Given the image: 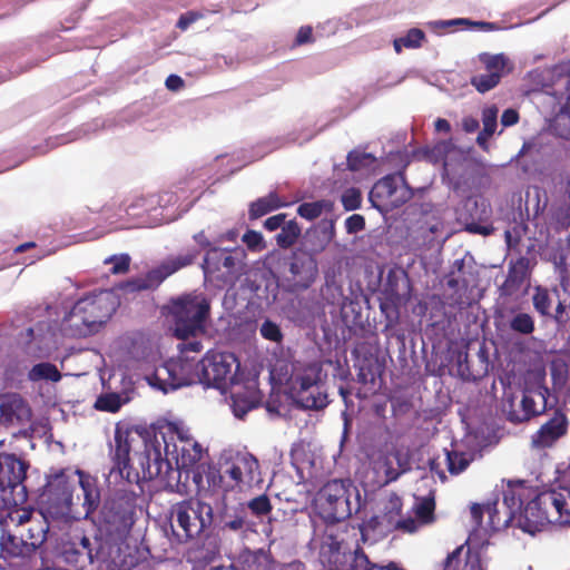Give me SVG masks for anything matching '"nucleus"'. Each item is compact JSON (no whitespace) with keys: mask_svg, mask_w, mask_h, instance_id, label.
<instances>
[{"mask_svg":"<svg viewBox=\"0 0 570 570\" xmlns=\"http://www.w3.org/2000/svg\"><path fill=\"white\" fill-rule=\"evenodd\" d=\"M154 434H164L167 438V441L173 444H183L187 443V441L195 440L190 431L187 426H185L181 422H170L166 425V432H155Z\"/></svg>","mask_w":570,"mask_h":570,"instance_id":"39","label":"nucleus"},{"mask_svg":"<svg viewBox=\"0 0 570 570\" xmlns=\"http://www.w3.org/2000/svg\"><path fill=\"white\" fill-rule=\"evenodd\" d=\"M334 237V225L332 223H321L315 228L308 230L305 236V254L315 257L325 250Z\"/></svg>","mask_w":570,"mask_h":570,"instance_id":"32","label":"nucleus"},{"mask_svg":"<svg viewBox=\"0 0 570 570\" xmlns=\"http://www.w3.org/2000/svg\"><path fill=\"white\" fill-rule=\"evenodd\" d=\"M564 67L556 66L548 72L551 76L558 75L557 89L550 90L548 87L543 94V100L552 102L554 118L552 129L557 136L563 139H570V76H562Z\"/></svg>","mask_w":570,"mask_h":570,"instance_id":"15","label":"nucleus"},{"mask_svg":"<svg viewBox=\"0 0 570 570\" xmlns=\"http://www.w3.org/2000/svg\"><path fill=\"white\" fill-rule=\"evenodd\" d=\"M532 304L538 314L544 317H552L559 322L566 311V306L559 299L557 287L549 289L543 286H534L532 294Z\"/></svg>","mask_w":570,"mask_h":570,"instance_id":"26","label":"nucleus"},{"mask_svg":"<svg viewBox=\"0 0 570 570\" xmlns=\"http://www.w3.org/2000/svg\"><path fill=\"white\" fill-rule=\"evenodd\" d=\"M480 60L484 63L485 69L490 73H499L500 79L510 70L509 59L503 53L489 55L482 53Z\"/></svg>","mask_w":570,"mask_h":570,"instance_id":"41","label":"nucleus"},{"mask_svg":"<svg viewBox=\"0 0 570 570\" xmlns=\"http://www.w3.org/2000/svg\"><path fill=\"white\" fill-rule=\"evenodd\" d=\"M47 312L50 321L47 324L46 332H43L42 323H39L36 328L29 327L27 330L28 336L31 341L38 342L41 352L50 350L55 343L53 336L56 331H60L67 336L86 337L99 330L96 326H91L83 315L77 313L73 305L70 309H68V306H63L62 311H59L58 306H48Z\"/></svg>","mask_w":570,"mask_h":570,"instance_id":"8","label":"nucleus"},{"mask_svg":"<svg viewBox=\"0 0 570 570\" xmlns=\"http://www.w3.org/2000/svg\"><path fill=\"white\" fill-rule=\"evenodd\" d=\"M235 266V257L225 249L212 248L207 252L202 268L204 274H213L222 268L229 272Z\"/></svg>","mask_w":570,"mask_h":570,"instance_id":"35","label":"nucleus"},{"mask_svg":"<svg viewBox=\"0 0 570 570\" xmlns=\"http://www.w3.org/2000/svg\"><path fill=\"white\" fill-rule=\"evenodd\" d=\"M341 202L346 210H355L361 206V191L354 187L348 188L342 194Z\"/></svg>","mask_w":570,"mask_h":570,"instance_id":"53","label":"nucleus"},{"mask_svg":"<svg viewBox=\"0 0 570 570\" xmlns=\"http://www.w3.org/2000/svg\"><path fill=\"white\" fill-rule=\"evenodd\" d=\"M101 542L97 537L75 534L63 547L65 561L77 570H87L98 559Z\"/></svg>","mask_w":570,"mask_h":570,"instance_id":"19","label":"nucleus"},{"mask_svg":"<svg viewBox=\"0 0 570 570\" xmlns=\"http://www.w3.org/2000/svg\"><path fill=\"white\" fill-rule=\"evenodd\" d=\"M121 491L125 494L120 498L112 499L105 508L104 519L108 524V531L115 533L118 538L125 537L134 525L135 515V497L127 494L124 488Z\"/></svg>","mask_w":570,"mask_h":570,"instance_id":"18","label":"nucleus"},{"mask_svg":"<svg viewBox=\"0 0 570 570\" xmlns=\"http://www.w3.org/2000/svg\"><path fill=\"white\" fill-rule=\"evenodd\" d=\"M499 109L497 106L485 107L482 111L483 131L485 134H494L497 129Z\"/></svg>","mask_w":570,"mask_h":570,"instance_id":"52","label":"nucleus"},{"mask_svg":"<svg viewBox=\"0 0 570 570\" xmlns=\"http://www.w3.org/2000/svg\"><path fill=\"white\" fill-rule=\"evenodd\" d=\"M532 268L531 259L528 257H520L509 265V271L504 283L500 286L501 295L512 296L519 292L521 286L530 276Z\"/></svg>","mask_w":570,"mask_h":570,"instance_id":"30","label":"nucleus"},{"mask_svg":"<svg viewBox=\"0 0 570 570\" xmlns=\"http://www.w3.org/2000/svg\"><path fill=\"white\" fill-rule=\"evenodd\" d=\"M73 482L65 471L47 476V482L38 497L43 519H66L71 514Z\"/></svg>","mask_w":570,"mask_h":570,"instance_id":"13","label":"nucleus"},{"mask_svg":"<svg viewBox=\"0 0 570 570\" xmlns=\"http://www.w3.org/2000/svg\"><path fill=\"white\" fill-rule=\"evenodd\" d=\"M315 505L324 520L340 522L361 510L362 498L351 480H332L318 491Z\"/></svg>","mask_w":570,"mask_h":570,"instance_id":"7","label":"nucleus"},{"mask_svg":"<svg viewBox=\"0 0 570 570\" xmlns=\"http://www.w3.org/2000/svg\"><path fill=\"white\" fill-rule=\"evenodd\" d=\"M471 514L479 523L483 514L489 517V525L499 531L512 522L531 535L550 523L570 524V490H550L537 493L524 481H509L503 490V500L487 504H474Z\"/></svg>","mask_w":570,"mask_h":570,"instance_id":"2","label":"nucleus"},{"mask_svg":"<svg viewBox=\"0 0 570 570\" xmlns=\"http://www.w3.org/2000/svg\"><path fill=\"white\" fill-rule=\"evenodd\" d=\"M453 148L451 140L438 141L432 148L423 150L424 157L431 163H440L444 160L445 155Z\"/></svg>","mask_w":570,"mask_h":570,"instance_id":"46","label":"nucleus"},{"mask_svg":"<svg viewBox=\"0 0 570 570\" xmlns=\"http://www.w3.org/2000/svg\"><path fill=\"white\" fill-rule=\"evenodd\" d=\"M35 554V546L26 543L23 537L3 532L0 537V557L9 566H18Z\"/></svg>","mask_w":570,"mask_h":570,"instance_id":"28","label":"nucleus"},{"mask_svg":"<svg viewBox=\"0 0 570 570\" xmlns=\"http://www.w3.org/2000/svg\"><path fill=\"white\" fill-rule=\"evenodd\" d=\"M374 159L375 158L371 154L351 151L347 156V166L351 170L356 171L371 166Z\"/></svg>","mask_w":570,"mask_h":570,"instance_id":"49","label":"nucleus"},{"mask_svg":"<svg viewBox=\"0 0 570 570\" xmlns=\"http://www.w3.org/2000/svg\"><path fill=\"white\" fill-rule=\"evenodd\" d=\"M243 242L246 244L248 249L253 252H261L265 248V242L263 235L255 230H247L243 235Z\"/></svg>","mask_w":570,"mask_h":570,"instance_id":"55","label":"nucleus"},{"mask_svg":"<svg viewBox=\"0 0 570 570\" xmlns=\"http://www.w3.org/2000/svg\"><path fill=\"white\" fill-rule=\"evenodd\" d=\"M203 453L196 440L170 444L164 434L141 436L127 425L117 424L110 442L112 466L107 481L115 487L156 481L165 490L178 491L183 471H203L205 465L198 464Z\"/></svg>","mask_w":570,"mask_h":570,"instance_id":"1","label":"nucleus"},{"mask_svg":"<svg viewBox=\"0 0 570 570\" xmlns=\"http://www.w3.org/2000/svg\"><path fill=\"white\" fill-rule=\"evenodd\" d=\"M439 570H484L478 552L465 550L463 546L452 551Z\"/></svg>","mask_w":570,"mask_h":570,"instance_id":"31","label":"nucleus"},{"mask_svg":"<svg viewBox=\"0 0 570 570\" xmlns=\"http://www.w3.org/2000/svg\"><path fill=\"white\" fill-rule=\"evenodd\" d=\"M424 39V32L420 29H411L403 37L394 39V49L397 53L401 52L402 48H417L421 46L422 40Z\"/></svg>","mask_w":570,"mask_h":570,"instance_id":"44","label":"nucleus"},{"mask_svg":"<svg viewBox=\"0 0 570 570\" xmlns=\"http://www.w3.org/2000/svg\"><path fill=\"white\" fill-rule=\"evenodd\" d=\"M554 219L561 228H568L570 226V215L568 214V210L560 208L556 215Z\"/></svg>","mask_w":570,"mask_h":570,"instance_id":"63","label":"nucleus"},{"mask_svg":"<svg viewBox=\"0 0 570 570\" xmlns=\"http://www.w3.org/2000/svg\"><path fill=\"white\" fill-rule=\"evenodd\" d=\"M28 377L32 382L42 380L58 382L61 379V374L57 366L51 363H39L36 364L28 373Z\"/></svg>","mask_w":570,"mask_h":570,"instance_id":"40","label":"nucleus"},{"mask_svg":"<svg viewBox=\"0 0 570 570\" xmlns=\"http://www.w3.org/2000/svg\"><path fill=\"white\" fill-rule=\"evenodd\" d=\"M200 18V14L195 11H189L185 14H181L179 20L177 21V27L181 30H186L191 23Z\"/></svg>","mask_w":570,"mask_h":570,"instance_id":"59","label":"nucleus"},{"mask_svg":"<svg viewBox=\"0 0 570 570\" xmlns=\"http://www.w3.org/2000/svg\"><path fill=\"white\" fill-rule=\"evenodd\" d=\"M202 365L203 358L196 362L194 358L180 354L177 360H170L156 367L147 381L150 386L164 393L186 385L203 384Z\"/></svg>","mask_w":570,"mask_h":570,"instance_id":"11","label":"nucleus"},{"mask_svg":"<svg viewBox=\"0 0 570 570\" xmlns=\"http://www.w3.org/2000/svg\"><path fill=\"white\" fill-rule=\"evenodd\" d=\"M519 121V114L514 109H507L501 116V124L503 127H510Z\"/></svg>","mask_w":570,"mask_h":570,"instance_id":"61","label":"nucleus"},{"mask_svg":"<svg viewBox=\"0 0 570 570\" xmlns=\"http://www.w3.org/2000/svg\"><path fill=\"white\" fill-rule=\"evenodd\" d=\"M259 404L258 391L254 387H239L230 394V409L237 419H243Z\"/></svg>","mask_w":570,"mask_h":570,"instance_id":"33","label":"nucleus"},{"mask_svg":"<svg viewBox=\"0 0 570 570\" xmlns=\"http://www.w3.org/2000/svg\"><path fill=\"white\" fill-rule=\"evenodd\" d=\"M325 207L324 202L303 203L297 208V214L308 220H313L322 215Z\"/></svg>","mask_w":570,"mask_h":570,"instance_id":"51","label":"nucleus"},{"mask_svg":"<svg viewBox=\"0 0 570 570\" xmlns=\"http://www.w3.org/2000/svg\"><path fill=\"white\" fill-rule=\"evenodd\" d=\"M448 287L453 289V294L448 297V304L452 307H462L463 305L469 304L468 298L465 297L469 281L462 275H455V271L451 272V275L448 279Z\"/></svg>","mask_w":570,"mask_h":570,"instance_id":"36","label":"nucleus"},{"mask_svg":"<svg viewBox=\"0 0 570 570\" xmlns=\"http://www.w3.org/2000/svg\"><path fill=\"white\" fill-rule=\"evenodd\" d=\"M259 333L263 338L273 343H281L283 340V333L279 325L268 318L262 323Z\"/></svg>","mask_w":570,"mask_h":570,"instance_id":"48","label":"nucleus"},{"mask_svg":"<svg viewBox=\"0 0 570 570\" xmlns=\"http://www.w3.org/2000/svg\"><path fill=\"white\" fill-rule=\"evenodd\" d=\"M500 81L499 73H490L485 72L482 75H476L471 79V83L476 88L479 92H487L494 88Z\"/></svg>","mask_w":570,"mask_h":570,"instance_id":"47","label":"nucleus"},{"mask_svg":"<svg viewBox=\"0 0 570 570\" xmlns=\"http://www.w3.org/2000/svg\"><path fill=\"white\" fill-rule=\"evenodd\" d=\"M166 87L169 90L176 91L184 87V80L177 75H170L166 79Z\"/></svg>","mask_w":570,"mask_h":570,"instance_id":"64","label":"nucleus"},{"mask_svg":"<svg viewBox=\"0 0 570 570\" xmlns=\"http://www.w3.org/2000/svg\"><path fill=\"white\" fill-rule=\"evenodd\" d=\"M247 509L256 517H264L269 513L272 507L266 495H259L247 503Z\"/></svg>","mask_w":570,"mask_h":570,"instance_id":"54","label":"nucleus"},{"mask_svg":"<svg viewBox=\"0 0 570 570\" xmlns=\"http://www.w3.org/2000/svg\"><path fill=\"white\" fill-rule=\"evenodd\" d=\"M550 391L547 386L538 384L527 387L520 402L521 410H512L508 413L509 421L521 423L542 414L548 409Z\"/></svg>","mask_w":570,"mask_h":570,"instance_id":"21","label":"nucleus"},{"mask_svg":"<svg viewBox=\"0 0 570 570\" xmlns=\"http://www.w3.org/2000/svg\"><path fill=\"white\" fill-rule=\"evenodd\" d=\"M198 255L199 250L196 248H185L168 256L157 268L151 269L146 275L122 283L120 288L129 293L155 288L168 276L194 264Z\"/></svg>","mask_w":570,"mask_h":570,"instance_id":"14","label":"nucleus"},{"mask_svg":"<svg viewBox=\"0 0 570 570\" xmlns=\"http://www.w3.org/2000/svg\"><path fill=\"white\" fill-rule=\"evenodd\" d=\"M311 546L320 548V560L327 570H392L393 562L386 566L373 563L361 550H355L353 554L343 552L334 525H327L321 538L315 533Z\"/></svg>","mask_w":570,"mask_h":570,"instance_id":"9","label":"nucleus"},{"mask_svg":"<svg viewBox=\"0 0 570 570\" xmlns=\"http://www.w3.org/2000/svg\"><path fill=\"white\" fill-rule=\"evenodd\" d=\"M284 205L285 203L279 199L276 193H269L249 205L248 215L250 219H257Z\"/></svg>","mask_w":570,"mask_h":570,"instance_id":"37","label":"nucleus"},{"mask_svg":"<svg viewBox=\"0 0 570 570\" xmlns=\"http://www.w3.org/2000/svg\"><path fill=\"white\" fill-rule=\"evenodd\" d=\"M322 365L318 362L296 360L291 364L286 380L293 400L303 409L322 410L328 404V396L322 384Z\"/></svg>","mask_w":570,"mask_h":570,"instance_id":"6","label":"nucleus"},{"mask_svg":"<svg viewBox=\"0 0 570 570\" xmlns=\"http://www.w3.org/2000/svg\"><path fill=\"white\" fill-rule=\"evenodd\" d=\"M31 410L18 394L0 396V423L6 425H26L30 422Z\"/></svg>","mask_w":570,"mask_h":570,"instance_id":"24","label":"nucleus"},{"mask_svg":"<svg viewBox=\"0 0 570 570\" xmlns=\"http://www.w3.org/2000/svg\"><path fill=\"white\" fill-rule=\"evenodd\" d=\"M105 265H110L112 274H124L128 271L130 257L127 254L111 255L104 259Z\"/></svg>","mask_w":570,"mask_h":570,"instance_id":"50","label":"nucleus"},{"mask_svg":"<svg viewBox=\"0 0 570 570\" xmlns=\"http://www.w3.org/2000/svg\"><path fill=\"white\" fill-rule=\"evenodd\" d=\"M177 202L178 196L173 191L135 197L125 207L129 224L119 227H156L174 222L187 210V207L179 210Z\"/></svg>","mask_w":570,"mask_h":570,"instance_id":"5","label":"nucleus"},{"mask_svg":"<svg viewBox=\"0 0 570 570\" xmlns=\"http://www.w3.org/2000/svg\"><path fill=\"white\" fill-rule=\"evenodd\" d=\"M77 313L85 316L91 326L100 328L116 309L114 296L108 291H100L79 298L73 304Z\"/></svg>","mask_w":570,"mask_h":570,"instance_id":"20","label":"nucleus"},{"mask_svg":"<svg viewBox=\"0 0 570 570\" xmlns=\"http://www.w3.org/2000/svg\"><path fill=\"white\" fill-rule=\"evenodd\" d=\"M181 355L188 356L189 352L199 353L203 350V344L197 340V336L181 340L177 345Z\"/></svg>","mask_w":570,"mask_h":570,"instance_id":"56","label":"nucleus"},{"mask_svg":"<svg viewBox=\"0 0 570 570\" xmlns=\"http://www.w3.org/2000/svg\"><path fill=\"white\" fill-rule=\"evenodd\" d=\"M364 227H365L364 217L358 214H354V215L347 217L345 220V228L348 234H354V233L361 232L364 229Z\"/></svg>","mask_w":570,"mask_h":570,"instance_id":"57","label":"nucleus"},{"mask_svg":"<svg viewBox=\"0 0 570 570\" xmlns=\"http://www.w3.org/2000/svg\"><path fill=\"white\" fill-rule=\"evenodd\" d=\"M29 465L14 454H0V509L18 508L27 503L24 484Z\"/></svg>","mask_w":570,"mask_h":570,"instance_id":"12","label":"nucleus"},{"mask_svg":"<svg viewBox=\"0 0 570 570\" xmlns=\"http://www.w3.org/2000/svg\"><path fill=\"white\" fill-rule=\"evenodd\" d=\"M239 363L234 353L227 351H208L203 357V385L223 389L233 383Z\"/></svg>","mask_w":570,"mask_h":570,"instance_id":"17","label":"nucleus"},{"mask_svg":"<svg viewBox=\"0 0 570 570\" xmlns=\"http://www.w3.org/2000/svg\"><path fill=\"white\" fill-rule=\"evenodd\" d=\"M301 235V227L294 220L285 223L276 236L277 245L283 248L293 246Z\"/></svg>","mask_w":570,"mask_h":570,"instance_id":"42","label":"nucleus"},{"mask_svg":"<svg viewBox=\"0 0 570 570\" xmlns=\"http://www.w3.org/2000/svg\"><path fill=\"white\" fill-rule=\"evenodd\" d=\"M285 217H286L285 214H278V215L268 217L265 220L264 226L266 229H268L271 232L276 230L279 227H283V225L285 224Z\"/></svg>","mask_w":570,"mask_h":570,"instance_id":"60","label":"nucleus"},{"mask_svg":"<svg viewBox=\"0 0 570 570\" xmlns=\"http://www.w3.org/2000/svg\"><path fill=\"white\" fill-rule=\"evenodd\" d=\"M212 497L197 490V498L175 503L169 513L173 540L176 543H189L200 539L215 524Z\"/></svg>","mask_w":570,"mask_h":570,"instance_id":"4","label":"nucleus"},{"mask_svg":"<svg viewBox=\"0 0 570 570\" xmlns=\"http://www.w3.org/2000/svg\"><path fill=\"white\" fill-rule=\"evenodd\" d=\"M568 428L569 421L567 415L561 411H556L531 436V444L535 449L551 448L567 434Z\"/></svg>","mask_w":570,"mask_h":570,"instance_id":"23","label":"nucleus"},{"mask_svg":"<svg viewBox=\"0 0 570 570\" xmlns=\"http://www.w3.org/2000/svg\"><path fill=\"white\" fill-rule=\"evenodd\" d=\"M434 509V491L431 490L426 495H416L413 507L415 518L397 520L396 527L403 529L405 532L413 533L417 531L420 527L433 521Z\"/></svg>","mask_w":570,"mask_h":570,"instance_id":"27","label":"nucleus"},{"mask_svg":"<svg viewBox=\"0 0 570 570\" xmlns=\"http://www.w3.org/2000/svg\"><path fill=\"white\" fill-rule=\"evenodd\" d=\"M215 524L233 531L243 530L249 525L245 517V508H230L225 495L214 497L213 499Z\"/></svg>","mask_w":570,"mask_h":570,"instance_id":"25","label":"nucleus"},{"mask_svg":"<svg viewBox=\"0 0 570 570\" xmlns=\"http://www.w3.org/2000/svg\"><path fill=\"white\" fill-rule=\"evenodd\" d=\"M379 523H380L379 518L374 517L370 522H367L366 524L361 527L360 531H361V537H362L363 542L373 543L375 541V538L371 537V532L376 531V525Z\"/></svg>","mask_w":570,"mask_h":570,"instance_id":"58","label":"nucleus"},{"mask_svg":"<svg viewBox=\"0 0 570 570\" xmlns=\"http://www.w3.org/2000/svg\"><path fill=\"white\" fill-rule=\"evenodd\" d=\"M289 273L296 288L307 289L315 282L318 274L316 258L305 253L294 255L289 265Z\"/></svg>","mask_w":570,"mask_h":570,"instance_id":"29","label":"nucleus"},{"mask_svg":"<svg viewBox=\"0 0 570 570\" xmlns=\"http://www.w3.org/2000/svg\"><path fill=\"white\" fill-rule=\"evenodd\" d=\"M258 461L249 453H236L218 468L207 465L202 466L203 471L193 474V481L198 491L206 495L208 493L212 499L214 497L225 495L237 487H250L258 481Z\"/></svg>","mask_w":570,"mask_h":570,"instance_id":"3","label":"nucleus"},{"mask_svg":"<svg viewBox=\"0 0 570 570\" xmlns=\"http://www.w3.org/2000/svg\"><path fill=\"white\" fill-rule=\"evenodd\" d=\"M511 331L522 334L530 335L534 332V318L529 313L519 312L513 315L509 322Z\"/></svg>","mask_w":570,"mask_h":570,"instance_id":"43","label":"nucleus"},{"mask_svg":"<svg viewBox=\"0 0 570 570\" xmlns=\"http://www.w3.org/2000/svg\"><path fill=\"white\" fill-rule=\"evenodd\" d=\"M472 461V455L459 451L444 449L442 455H438L429 460V468L432 475L439 476L441 482H445L448 476L445 469L452 475L462 473Z\"/></svg>","mask_w":570,"mask_h":570,"instance_id":"22","label":"nucleus"},{"mask_svg":"<svg viewBox=\"0 0 570 570\" xmlns=\"http://www.w3.org/2000/svg\"><path fill=\"white\" fill-rule=\"evenodd\" d=\"M470 23L469 20L466 19H462V18H459V19H452V20H440V21H434L432 22L431 24L434 27V28H442V29H445V28H450V27H453V26H461V24H468Z\"/></svg>","mask_w":570,"mask_h":570,"instance_id":"62","label":"nucleus"},{"mask_svg":"<svg viewBox=\"0 0 570 570\" xmlns=\"http://www.w3.org/2000/svg\"><path fill=\"white\" fill-rule=\"evenodd\" d=\"M48 527L38 521L37 523L31 522L30 527L27 530V534L24 538L26 543H32L35 546V552L37 549L46 541L47 539Z\"/></svg>","mask_w":570,"mask_h":570,"instance_id":"45","label":"nucleus"},{"mask_svg":"<svg viewBox=\"0 0 570 570\" xmlns=\"http://www.w3.org/2000/svg\"><path fill=\"white\" fill-rule=\"evenodd\" d=\"M175 336L179 340L198 336L205 333L209 303L203 294H187L173 302Z\"/></svg>","mask_w":570,"mask_h":570,"instance_id":"10","label":"nucleus"},{"mask_svg":"<svg viewBox=\"0 0 570 570\" xmlns=\"http://www.w3.org/2000/svg\"><path fill=\"white\" fill-rule=\"evenodd\" d=\"M129 401V397L125 394L115 392L104 393L97 397L95 402V409L99 411H106L115 413Z\"/></svg>","mask_w":570,"mask_h":570,"instance_id":"38","label":"nucleus"},{"mask_svg":"<svg viewBox=\"0 0 570 570\" xmlns=\"http://www.w3.org/2000/svg\"><path fill=\"white\" fill-rule=\"evenodd\" d=\"M412 190L407 186L402 174H392L381 178L372 187L368 199L373 207L380 212H386L400 207L412 197Z\"/></svg>","mask_w":570,"mask_h":570,"instance_id":"16","label":"nucleus"},{"mask_svg":"<svg viewBox=\"0 0 570 570\" xmlns=\"http://www.w3.org/2000/svg\"><path fill=\"white\" fill-rule=\"evenodd\" d=\"M76 474L78 475V483L83 497L82 508L85 510V517L87 518L98 509L100 504V491L97 480L94 476L80 470H77Z\"/></svg>","mask_w":570,"mask_h":570,"instance_id":"34","label":"nucleus"}]
</instances>
